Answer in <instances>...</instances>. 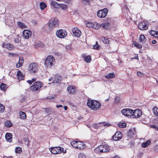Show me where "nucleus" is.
<instances>
[{
  "instance_id": "63",
  "label": "nucleus",
  "mask_w": 158,
  "mask_h": 158,
  "mask_svg": "<svg viewBox=\"0 0 158 158\" xmlns=\"http://www.w3.org/2000/svg\"><path fill=\"white\" fill-rule=\"evenodd\" d=\"M132 59H135L137 60H139V58H138V56L137 55L136 56V57H135L134 58H132Z\"/></svg>"
},
{
  "instance_id": "55",
  "label": "nucleus",
  "mask_w": 158,
  "mask_h": 158,
  "mask_svg": "<svg viewBox=\"0 0 158 158\" xmlns=\"http://www.w3.org/2000/svg\"><path fill=\"white\" fill-rule=\"evenodd\" d=\"M83 2L85 4H89V0H85L83 1Z\"/></svg>"
},
{
  "instance_id": "16",
  "label": "nucleus",
  "mask_w": 158,
  "mask_h": 158,
  "mask_svg": "<svg viewBox=\"0 0 158 158\" xmlns=\"http://www.w3.org/2000/svg\"><path fill=\"white\" fill-rule=\"evenodd\" d=\"M72 32L73 35L76 37H80L81 35V32L77 27H74L72 29Z\"/></svg>"
},
{
  "instance_id": "31",
  "label": "nucleus",
  "mask_w": 158,
  "mask_h": 158,
  "mask_svg": "<svg viewBox=\"0 0 158 158\" xmlns=\"http://www.w3.org/2000/svg\"><path fill=\"white\" fill-rule=\"evenodd\" d=\"M78 142L75 141H72L71 142V144L73 147L77 148Z\"/></svg>"
},
{
  "instance_id": "42",
  "label": "nucleus",
  "mask_w": 158,
  "mask_h": 158,
  "mask_svg": "<svg viewBox=\"0 0 158 158\" xmlns=\"http://www.w3.org/2000/svg\"><path fill=\"white\" fill-rule=\"evenodd\" d=\"M60 7L62 9L65 10L67 8V5L65 4H60Z\"/></svg>"
},
{
  "instance_id": "33",
  "label": "nucleus",
  "mask_w": 158,
  "mask_h": 158,
  "mask_svg": "<svg viewBox=\"0 0 158 158\" xmlns=\"http://www.w3.org/2000/svg\"><path fill=\"white\" fill-rule=\"evenodd\" d=\"M152 110L155 115H158V109L156 107H154L153 108Z\"/></svg>"
},
{
  "instance_id": "2",
  "label": "nucleus",
  "mask_w": 158,
  "mask_h": 158,
  "mask_svg": "<svg viewBox=\"0 0 158 158\" xmlns=\"http://www.w3.org/2000/svg\"><path fill=\"white\" fill-rule=\"evenodd\" d=\"M110 150V146L106 144L101 145L96 148L95 151L97 153L107 152Z\"/></svg>"
},
{
  "instance_id": "49",
  "label": "nucleus",
  "mask_w": 158,
  "mask_h": 158,
  "mask_svg": "<svg viewBox=\"0 0 158 158\" xmlns=\"http://www.w3.org/2000/svg\"><path fill=\"white\" fill-rule=\"evenodd\" d=\"M92 23L90 22H88L86 23V27H92Z\"/></svg>"
},
{
  "instance_id": "15",
  "label": "nucleus",
  "mask_w": 158,
  "mask_h": 158,
  "mask_svg": "<svg viewBox=\"0 0 158 158\" xmlns=\"http://www.w3.org/2000/svg\"><path fill=\"white\" fill-rule=\"evenodd\" d=\"M31 35V32L28 30H25L23 32V35L24 38L28 39Z\"/></svg>"
},
{
  "instance_id": "19",
  "label": "nucleus",
  "mask_w": 158,
  "mask_h": 158,
  "mask_svg": "<svg viewBox=\"0 0 158 158\" xmlns=\"http://www.w3.org/2000/svg\"><path fill=\"white\" fill-rule=\"evenodd\" d=\"M135 130L134 129L129 130L128 132V135L130 137H132L133 138L135 137Z\"/></svg>"
},
{
  "instance_id": "22",
  "label": "nucleus",
  "mask_w": 158,
  "mask_h": 158,
  "mask_svg": "<svg viewBox=\"0 0 158 158\" xmlns=\"http://www.w3.org/2000/svg\"><path fill=\"white\" fill-rule=\"evenodd\" d=\"M23 57H19V61L18 63L16 64L17 68H19L23 64Z\"/></svg>"
},
{
  "instance_id": "21",
  "label": "nucleus",
  "mask_w": 158,
  "mask_h": 158,
  "mask_svg": "<svg viewBox=\"0 0 158 158\" xmlns=\"http://www.w3.org/2000/svg\"><path fill=\"white\" fill-rule=\"evenodd\" d=\"M101 41L105 44H108L109 43V39L105 36L101 37L100 38Z\"/></svg>"
},
{
  "instance_id": "51",
  "label": "nucleus",
  "mask_w": 158,
  "mask_h": 158,
  "mask_svg": "<svg viewBox=\"0 0 158 158\" xmlns=\"http://www.w3.org/2000/svg\"><path fill=\"white\" fill-rule=\"evenodd\" d=\"M120 101V98L119 97H116L115 99V102L116 103H118Z\"/></svg>"
},
{
  "instance_id": "60",
  "label": "nucleus",
  "mask_w": 158,
  "mask_h": 158,
  "mask_svg": "<svg viewBox=\"0 0 158 158\" xmlns=\"http://www.w3.org/2000/svg\"><path fill=\"white\" fill-rule=\"evenodd\" d=\"M25 98H23L20 100V102H24L25 100Z\"/></svg>"
},
{
  "instance_id": "27",
  "label": "nucleus",
  "mask_w": 158,
  "mask_h": 158,
  "mask_svg": "<svg viewBox=\"0 0 158 158\" xmlns=\"http://www.w3.org/2000/svg\"><path fill=\"white\" fill-rule=\"evenodd\" d=\"M151 143V141L148 140L146 142H144L142 143L141 146L143 148H146Z\"/></svg>"
},
{
  "instance_id": "35",
  "label": "nucleus",
  "mask_w": 158,
  "mask_h": 158,
  "mask_svg": "<svg viewBox=\"0 0 158 158\" xmlns=\"http://www.w3.org/2000/svg\"><path fill=\"white\" fill-rule=\"evenodd\" d=\"M118 125L119 127L124 128L126 126V124L125 123H120Z\"/></svg>"
},
{
  "instance_id": "6",
  "label": "nucleus",
  "mask_w": 158,
  "mask_h": 158,
  "mask_svg": "<svg viewBox=\"0 0 158 158\" xmlns=\"http://www.w3.org/2000/svg\"><path fill=\"white\" fill-rule=\"evenodd\" d=\"M29 70L31 73H35L38 70V66L37 63H33L30 64L28 67Z\"/></svg>"
},
{
  "instance_id": "17",
  "label": "nucleus",
  "mask_w": 158,
  "mask_h": 158,
  "mask_svg": "<svg viewBox=\"0 0 158 158\" xmlns=\"http://www.w3.org/2000/svg\"><path fill=\"white\" fill-rule=\"evenodd\" d=\"M76 88L73 85H69L67 88V91L70 94H74L76 93Z\"/></svg>"
},
{
  "instance_id": "24",
  "label": "nucleus",
  "mask_w": 158,
  "mask_h": 158,
  "mask_svg": "<svg viewBox=\"0 0 158 158\" xmlns=\"http://www.w3.org/2000/svg\"><path fill=\"white\" fill-rule=\"evenodd\" d=\"M51 5L52 6H54L55 8H58L60 7V4H58L55 1L52 2L51 3Z\"/></svg>"
},
{
  "instance_id": "14",
  "label": "nucleus",
  "mask_w": 158,
  "mask_h": 158,
  "mask_svg": "<svg viewBox=\"0 0 158 158\" xmlns=\"http://www.w3.org/2000/svg\"><path fill=\"white\" fill-rule=\"evenodd\" d=\"M122 137V133L119 131H118L113 136V139L114 140L117 141L120 139Z\"/></svg>"
},
{
  "instance_id": "4",
  "label": "nucleus",
  "mask_w": 158,
  "mask_h": 158,
  "mask_svg": "<svg viewBox=\"0 0 158 158\" xmlns=\"http://www.w3.org/2000/svg\"><path fill=\"white\" fill-rule=\"evenodd\" d=\"M58 19L56 18H51L48 23V27L50 29H52L59 25Z\"/></svg>"
},
{
  "instance_id": "25",
  "label": "nucleus",
  "mask_w": 158,
  "mask_h": 158,
  "mask_svg": "<svg viewBox=\"0 0 158 158\" xmlns=\"http://www.w3.org/2000/svg\"><path fill=\"white\" fill-rule=\"evenodd\" d=\"M6 46L5 48L8 49V50H11L12 49H13L15 47L14 46L10 44V43H6L5 45Z\"/></svg>"
},
{
  "instance_id": "38",
  "label": "nucleus",
  "mask_w": 158,
  "mask_h": 158,
  "mask_svg": "<svg viewBox=\"0 0 158 158\" xmlns=\"http://www.w3.org/2000/svg\"><path fill=\"white\" fill-rule=\"evenodd\" d=\"M18 25L21 28H24L26 27L25 25L23 23L19 21L18 22Z\"/></svg>"
},
{
  "instance_id": "39",
  "label": "nucleus",
  "mask_w": 158,
  "mask_h": 158,
  "mask_svg": "<svg viewBox=\"0 0 158 158\" xmlns=\"http://www.w3.org/2000/svg\"><path fill=\"white\" fill-rule=\"evenodd\" d=\"M85 61L87 63L90 62L91 61V59L90 56H87L85 58Z\"/></svg>"
},
{
  "instance_id": "58",
  "label": "nucleus",
  "mask_w": 158,
  "mask_h": 158,
  "mask_svg": "<svg viewBox=\"0 0 158 158\" xmlns=\"http://www.w3.org/2000/svg\"><path fill=\"white\" fill-rule=\"evenodd\" d=\"M152 43L153 44H155L156 43V41L155 40H153L152 41Z\"/></svg>"
},
{
  "instance_id": "10",
  "label": "nucleus",
  "mask_w": 158,
  "mask_h": 158,
  "mask_svg": "<svg viewBox=\"0 0 158 158\" xmlns=\"http://www.w3.org/2000/svg\"><path fill=\"white\" fill-rule=\"evenodd\" d=\"M131 113V117L132 118H138L142 115L141 111L139 109H136L134 110H132Z\"/></svg>"
},
{
  "instance_id": "47",
  "label": "nucleus",
  "mask_w": 158,
  "mask_h": 158,
  "mask_svg": "<svg viewBox=\"0 0 158 158\" xmlns=\"http://www.w3.org/2000/svg\"><path fill=\"white\" fill-rule=\"evenodd\" d=\"M156 33V31L153 30H151L149 31V33L152 36H154L155 34Z\"/></svg>"
},
{
  "instance_id": "11",
  "label": "nucleus",
  "mask_w": 158,
  "mask_h": 158,
  "mask_svg": "<svg viewBox=\"0 0 158 158\" xmlns=\"http://www.w3.org/2000/svg\"><path fill=\"white\" fill-rule=\"evenodd\" d=\"M132 110L130 108L123 109L121 111L122 114L128 117H131Z\"/></svg>"
},
{
  "instance_id": "45",
  "label": "nucleus",
  "mask_w": 158,
  "mask_h": 158,
  "mask_svg": "<svg viewBox=\"0 0 158 158\" xmlns=\"http://www.w3.org/2000/svg\"><path fill=\"white\" fill-rule=\"evenodd\" d=\"M100 47V46L98 44V42L96 41V44L94 45V48L96 50H98Z\"/></svg>"
},
{
  "instance_id": "23",
  "label": "nucleus",
  "mask_w": 158,
  "mask_h": 158,
  "mask_svg": "<svg viewBox=\"0 0 158 158\" xmlns=\"http://www.w3.org/2000/svg\"><path fill=\"white\" fill-rule=\"evenodd\" d=\"M109 26L110 23L107 22L101 24L100 25V27L105 29H107L109 28Z\"/></svg>"
},
{
  "instance_id": "41",
  "label": "nucleus",
  "mask_w": 158,
  "mask_h": 158,
  "mask_svg": "<svg viewBox=\"0 0 158 158\" xmlns=\"http://www.w3.org/2000/svg\"><path fill=\"white\" fill-rule=\"evenodd\" d=\"M134 44L135 46L137 47V48H138L140 49L142 47V45L138 43L135 42V43H134Z\"/></svg>"
},
{
  "instance_id": "28",
  "label": "nucleus",
  "mask_w": 158,
  "mask_h": 158,
  "mask_svg": "<svg viewBox=\"0 0 158 158\" xmlns=\"http://www.w3.org/2000/svg\"><path fill=\"white\" fill-rule=\"evenodd\" d=\"M19 114L20 116V118L21 119H24L26 118V115L25 112L22 111H20Z\"/></svg>"
},
{
  "instance_id": "44",
  "label": "nucleus",
  "mask_w": 158,
  "mask_h": 158,
  "mask_svg": "<svg viewBox=\"0 0 158 158\" xmlns=\"http://www.w3.org/2000/svg\"><path fill=\"white\" fill-rule=\"evenodd\" d=\"M5 107L2 104H0V113H2L5 110Z\"/></svg>"
},
{
  "instance_id": "37",
  "label": "nucleus",
  "mask_w": 158,
  "mask_h": 158,
  "mask_svg": "<svg viewBox=\"0 0 158 158\" xmlns=\"http://www.w3.org/2000/svg\"><path fill=\"white\" fill-rule=\"evenodd\" d=\"M99 123L100 124V127L102 126H109L110 125V124L107 123L106 122H102V123Z\"/></svg>"
},
{
  "instance_id": "1",
  "label": "nucleus",
  "mask_w": 158,
  "mask_h": 158,
  "mask_svg": "<svg viewBox=\"0 0 158 158\" xmlns=\"http://www.w3.org/2000/svg\"><path fill=\"white\" fill-rule=\"evenodd\" d=\"M87 105L89 107L94 110H99L101 107L100 103L96 101L90 99H88Z\"/></svg>"
},
{
  "instance_id": "40",
  "label": "nucleus",
  "mask_w": 158,
  "mask_h": 158,
  "mask_svg": "<svg viewBox=\"0 0 158 158\" xmlns=\"http://www.w3.org/2000/svg\"><path fill=\"white\" fill-rule=\"evenodd\" d=\"M100 127V124L99 123H97L93 124V127L95 129H98Z\"/></svg>"
},
{
  "instance_id": "52",
  "label": "nucleus",
  "mask_w": 158,
  "mask_h": 158,
  "mask_svg": "<svg viewBox=\"0 0 158 158\" xmlns=\"http://www.w3.org/2000/svg\"><path fill=\"white\" fill-rule=\"evenodd\" d=\"M137 74L138 76L139 77H142L143 75V74L142 73L140 72H137Z\"/></svg>"
},
{
  "instance_id": "12",
  "label": "nucleus",
  "mask_w": 158,
  "mask_h": 158,
  "mask_svg": "<svg viewBox=\"0 0 158 158\" xmlns=\"http://www.w3.org/2000/svg\"><path fill=\"white\" fill-rule=\"evenodd\" d=\"M148 24L144 22H142L139 24L138 27L140 30H145L148 29Z\"/></svg>"
},
{
  "instance_id": "13",
  "label": "nucleus",
  "mask_w": 158,
  "mask_h": 158,
  "mask_svg": "<svg viewBox=\"0 0 158 158\" xmlns=\"http://www.w3.org/2000/svg\"><path fill=\"white\" fill-rule=\"evenodd\" d=\"M53 76V80L51 83H49L50 84L53 83L54 84H56L59 85L60 83L61 78L60 76L57 75L54 76Z\"/></svg>"
},
{
  "instance_id": "18",
  "label": "nucleus",
  "mask_w": 158,
  "mask_h": 158,
  "mask_svg": "<svg viewBox=\"0 0 158 158\" xmlns=\"http://www.w3.org/2000/svg\"><path fill=\"white\" fill-rule=\"evenodd\" d=\"M12 135L10 133H6L5 135V138L6 140L9 142H11L12 141Z\"/></svg>"
},
{
  "instance_id": "5",
  "label": "nucleus",
  "mask_w": 158,
  "mask_h": 158,
  "mask_svg": "<svg viewBox=\"0 0 158 158\" xmlns=\"http://www.w3.org/2000/svg\"><path fill=\"white\" fill-rule=\"evenodd\" d=\"M42 86L43 84L41 82H35L31 86V89L33 91H37L39 90Z\"/></svg>"
},
{
  "instance_id": "26",
  "label": "nucleus",
  "mask_w": 158,
  "mask_h": 158,
  "mask_svg": "<svg viewBox=\"0 0 158 158\" xmlns=\"http://www.w3.org/2000/svg\"><path fill=\"white\" fill-rule=\"evenodd\" d=\"M17 75L18 76V79L20 80H22L24 78L20 70L18 71Z\"/></svg>"
},
{
  "instance_id": "64",
  "label": "nucleus",
  "mask_w": 158,
  "mask_h": 158,
  "mask_svg": "<svg viewBox=\"0 0 158 158\" xmlns=\"http://www.w3.org/2000/svg\"><path fill=\"white\" fill-rule=\"evenodd\" d=\"M6 44V43L3 44H2V46L3 47L5 48V45Z\"/></svg>"
},
{
  "instance_id": "62",
  "label": "nucleus",
  "mask_w": 158,
  "mask_h": 158,
  "mask_svg": "<svg viewBox=\"0 0 158 158\" xmlns=\"http://www.w3.org/2000/svg\"><path fill=\"white\" fill-rule=\"evenodd\" d=\"M53 76L52 77H51V78L49 79V81H50L52 80L53 81Z\"/></svg>"
},
{
  "instance_id": "54",
  "label": "nucleus",
  "mask_w": 158,
  "mask_h": 158,
  "mask_svg": "<svg viewBox=\"0 0 158 158\" xmlns=\"http://www.w3.org/2000/svg\"><path fill=\"white\" fill-rule=\"evenodd\" d=\"M45 109V112L47 113H50V109L49 108H44Z\"/></svg>"
},
{
  "instance_id": "50",
  "label": "nucleus",
  "mask_w": 158,
  "mask_h": 158,
  "mask_svg": "<svg viewBox=\"0 0 158 158\" xmlns=\"http://www.w3.org/2000/svg\"><path fill=\"white\" fill-rule=\"evenodd\" d=\"M43 29H44L46 31H48V25H45L43 27Z\"/></svg>"
},
{
  "instance_id": "48",
  "label": "nucleus",
  "mask_w": 158,
  "mask_h": 158,
  "mask_svg": "<svg viewBox=\"0 0 158 158\" xmlns=\"http://www.w3.org/2000/svg\"><path fill=\"white\" fill-rule=\"evenodd\" d=\"M78 157L79 158H85V156L83 153H80Z\"/></svg>"
},
{
  "instance_id": "34",
  "label": "nucleus",
  "mask_w": 158,
  "mask_h": 158,
  "mask_svg": "<svg viewBox=\"0 0 158 158\" xmlns=\"http://www.w3.org/2000/svg\"><path fill=\"white\" fill-rule=\"evenodd\" d=\"M22 151V148L19 147H16L15 148V151L16 153H20Z\"/></svg>"
},
{
  "instance_id": "57",
  "label": "nucleus",
  "mask_w": 158,
  "mask_h": 158,
  "mask_svg": "<svg viewBox=\"0 0 158 158\" xmlns=\"http://www.w3.org/2000/svg\"><path fill=\"white\" fill-rule=\"evenodd\" d=\"M151 127L155 128V129H156L157 130H158V127H156V126L155 125H151Z\"/></svg>"
},
{
  "instance_id": "61",
  "label": "nucleus",
  "mask_w": 158,
  "mask_h": 158,
  "mask_svg": "<svg viewBox=\"0 0 158 158\" xmlns=\"http://www.w3.org/2000/svg\"><path fill=\"white\" fill-rule=\"evenodd\" d=\"M27 82L30 84H31L32 83L31 80H28V81H27Z\"/></svg>"
},
{
  "instance_id": "53",
  "label": "nucleus",
  "mask_w": 158,
  "mask_h": 158,
  "mask_svg": "<svg viewBox=\"0 0 158 158\" xmlns=\"http://www.w3.org/2000/svg\"><path fill=\"white\" fill-rule=\"evenodd\" d=\"M134 144V142L133 141H131L129 143V145H130V146L132 147L133 146Z\"/></svg>"
},
{
  "instance_id": "29",
  "label": "nucleus",
  "mask_w": 158,
  "mask_h": 158,
  "mask_svg": "<svg viewBox=\"0 0 158 158\" xmlns=\"http://www.w3.org/2000/svg\"><path fill=\"white\" fill-rule=\"evenodd\" d=\"M115 75L113 73H110L106 75L105 76V77L106 78L110 79L114 78L115 77Z\"/></svg>"
},
{
  "instance_id": "46",
  "label": "nucleus",
  "mask_w": 158,
  "mask_h": 158,
  "mask_svg": "<svg viewBox=\"0 0 158 158\" xmlns=\"http://www.w3.org/2000/svg\"><path fill=\"white\" fill-rule=\"evenodd\" d=\"M145 36L143 35H141L140 36L139 41L140 42H142L145 39Z\"/></svg>"
},
{
  "instance_id": "20",
  "label": "nucleus",
  "mask_w": 158,
  "mask_h": 158,
  "mask_svg": "<svg viewBox=\"0 0 158 158\" xmlns=\"http://www.w3.org/2000/svg\"><path fill=\"white\" fill-rule=\"evenodd\" d=\"M85 145L84 143L81 141H78L77 148L80 150L83 149L85 148Z\"/></svg>"
},
{
  "instance_id": "59",
  "label": "nucleus",
  "mask_w": 158,
  "mask_h": 158,
  "mask_svg": "<svg viewBox=\"0 0 158 158\" xmlns=\"http://www.w3.org/2000/svg\"><path fill=\"white\" fill-rule=\"evenodd\" d=\"M154 36L158 38V31H156V33L155 34Z\"/></svg>"
},
{
  "instance_id": "43",
  "label": "nucleus",
  "mask_w": 158,
  "mask_h": 158,
  "mask_svg": "<svg viewBox=\"0 0 158 158\" xmlns=\"http://www.w3.org/2000/svg\"><path fill=\"white\" fill-rule=\"evenodd\" d=\"M12 125V123L9 121H7L5 123V126L7 127H11Z\"/></svg>"
},
{
  "instance_id": "56",
  "label": "nucleus",
  "mask_w": 158,
  "mask_h": 158,
  "mask_svg": "<svg viewBox=\"0 0 158 158\" xmlns=\"http://www.w3.org/2000/svg\"><path fill=\"white\" fill-rule=\"evenodd\" d=\"M14 41L16 43H19V40L18 38H15L14 40Z\"/></svg>"
},
{
  "instance_id": "9",
  "label": "nucleus",
  "mask_w": 158,
  "mask_h": 158,
  "mask_svg": "<svg viewBox=\"0 0 158 158\" xmlns=\"http://www.w3.org/2000/svg\"><path fill=\"white\" fill-rule=\"evenodd\" d=\"M108 9L104 8L102 10L98 11L97 13L98 16L101 18L105 17L107 14Z\"/></svg>"
},
{
  "instance_id": "8",
  "label": "nucleus",
  "mask_w": 158,
  "mask_h": 158,
  "mask_svg": "<svg viewBox=\"0 0 158 158\" xmlns=\"http://www.w3.org/2000/svg\"><path fill=\"white\" fill-rule=\"evenodd\" d=\"M56 34L57 37L63 38L66 36L67 33L65 30L60 29L56 31Z\"/></svg>"
},
{
  "instance_id": "3",
  "label": "nucleus",
  "mask_w": 158,
  "mask_h": 158,
  "mask_svg": "<svg viewBox=\"0 0 158 158\" xmlns=\"http://www.w3.org/2000/svg\"><path fill=\"white\" fill-rule=\"evenodd\" d=\"M54 62V58L52 55L48 56L45 61L44 64L47 67L50 68L53 65Z\"/></svg>"
},
{
  "instance_id": "30",
  "label": "nucleus",
  "mask_w": 158,
  "mask_h": 158,
  "mask_svg": "<svg viewBox=\"0 0 158 158\" xmlns=\"http://www.w3.org/2000/svg\"><path fill=\"white\" fill-rule=\"evenodd\" d=\"M92 27L95 29H98L99 28V25L96 22L92 23Z\"/></svg>"
},
{
  "instance_id": "7",
  "label": "nucleus",
  "mask_w": 158,
  "mask_h": 158,
  "mask_svg": "<svg viewBox=\"0 0 158 158\" xmlns=\"http://www.w3.org/2000/svg\"><path fill=\"white\" fill-rule=\"evenodd\" d=\"M64 150L63 148L58 147L51 148L50 151L51 153L53 154H57L60 153L62 152Z\"/></svg>"
},
{
  "instance_id": "36",
  "label": "nucleus",
  "mask_w": 158,
  "mask_h": 158,
  "mask_svg": "<svg viewBox=\"0 0 158 158\" xmlns=\"http://www.w3.org/2000/svg\"><path fill=\"white\" fill-rule=\"evenodd\" d=\"M0 88L2 90L5 91L6 89V85L4 83H2L0 85Z\"/></svg>"
},
{
  "instance_id": "32",
  "label": "nucleus",
  "mask_w": 158,
  "mask_h": 158,
  "mask_svg": "<svg viewBox=\"0 0 158 158\" xmlns=\"http://www.w3.org/2000/svg\"><path fill=\"white\" fill-rule=\"evenodd\" d=\"M40 8L42 10H44V8L47 7V5L46 4L43 2H40Z\"/></svg>"
}]
</instances>
